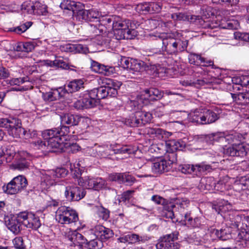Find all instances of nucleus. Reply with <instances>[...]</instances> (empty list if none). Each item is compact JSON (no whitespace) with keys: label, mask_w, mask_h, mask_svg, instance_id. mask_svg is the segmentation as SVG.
Returning <instances> with one entry per match:
<instances>
[{"label":"nucleus","mask_w":249,"mask_h":249,"mask_svg":"<svg viewBox=\"0 0 249 249\" xmlns=\"http://www.w3.org/2000/svg\"><path fill=\"white\" fill-rule=\"evenodd\" d=\"M64 124H62L61 127H58V129L59 130V133H60V137L62 138V139H64L65 140H67L66 137L69 134L70 132V126H67L64 125Z\"/></svg>","instance_id":"nucleus-59"},{"label":"nucleus","mask_w":249,"mask_h":249,"mask_svg":"<svg viewBox=\"0 0 249 249\" xmlns=\"http://www.w3.org/2000/svg\"><path fill=\"white\" fill-rule=\"evenodd\" d=\"M233 100L238 104H246L249 103V90L246 92L238 94L231 93Z\"/></svg>","instance_id":"nucleus-37"},{"label":"nucleus","mask_w":249,"mask_h":249,"mask_svg":"<svg viewBox=\"0 0 249 249\" xmlns=\"http://www.w3.org/2000/svg\"><path fill=\"white\" fill-rule=\"evenodd\" d=\"M189 120L197 124H203V108L196 109L189 115Z\"/></svg>","instance_id":"nucleus-33"},{"label":"nucleus","mask_w":249,"mask_h":249,"mask_svg":"<svg viewBox=\"0 0 249 249\" xmlns=\"http://www.w3.org/2000/svg\"><path fill=\"white\" fill-rule=\"evenodd\" d=\"M62 9L72 11L73 14H76L78 10L84 8L83 4L79 2H75L71 0H64L60 5Z\"/></svg>","instance_id":"nucleus-29"},{"label":"nucleus","mask_w":249,"mask_h":249,"mask_svg":"<svg viewBox=\"0 0 249 249\" xmlns=\"http://www.w3.org/2000/svg\"><path fill=\"white\" fill-rule=\"evenodd\" d=\"M114 34L116 36V38L118 40L122 39H130V36L125 34V30H113Z\"/></svg>","instance_id":"nucleus-62"},{"label":"nucleus","mask_w":249,"mask_h":249,"mask_svg":"<svg viewBox=\"0 0 249 249\" xmlns=\"http://www.w3.org/2000/svg\"><path fill=\"white\" fill-rule=\"evenodd\" d=\"M212 169L211 165L206 163V162L196 164H195V175L198 176L206 172H210Z\"/></svg>","instance_id":"nucleus-36"},{"label":"nucleus","mask_w":249,"mask_h":249,"mask_svg":"<svg viewBox=\"0 0 249 249\" xmlns=\"http://www.w3.org/2000/svg\"><path fill=\"white\" fill-rule=\"evenodd\" d=\"M249 151V146L243 143L233 144L227 148H224V153L230 156L243 157Z\"/></svg>","instance_id":"nucleus-17"},{"label":"nucleus","mask_w":249,"mask_h":249,"mask_svg":"<svg viewBox=\"0 0 249 249\" xmlns=\"http://www.w3.org/2000/svg\"><path fill=\"white\" fill-rule=\"evenodd\" d=\"M106 181L102 178H92L89 177H81L78 179V185L88 189L95 190L103 188L106 185Z\"/></svg>","instance_id":"nucleus-14"},{"label":"nucleus","mask_w":249,"mask_h":249,"mask_svg":"<svg viewBox=\"0 0 249 249\" xmlns=\"http://www.w3.org/2000/svg\"><path fill=\"white\" fill-rule=\"evenodd\" d=\"M56 220L61 224H70L78 220L76 211L70 207L61 206L56 212Z\"/></svg>","instance_id":"nucleus-5"},{"label":"nucleus","mask_w":249,"mask_h":249,"mask_svg":"<svg viewBox=\"0 0 249 249\" xmlns=\"http://www.w3.org/2000/svg\"><path fill=\"white\" fill-rule=\"evenodd\" d=\"M81 119L78 115L66 113L61 116V122L62 124H67L71 127L78 125Z\"/></svg>","instance_id":"nucleus-28"},{"label":"nucleus","mask_w":249,"mask_h":249,"mask_svg":"<svg viewBox=\"0 0 249 249\" xmlns=\"http://www.w3.org/2000/svg\"><path fill=\"white\" fill-rule=\"evenodd\" d=\"M33 7L35 8V14L43 15L47 13V6L39 1H36Z\"/></svg>","instance_id":"nucleus-51"},{"label":"nucleus","mask_w":249,"mask_h":249,"mask_svg":"<svg viewBox=\"0 0 249 249\" xmlns=\"http://www.w3.org/2000/svg\"><path fill=\"white\" fill-rule=\"evenodd\" d=\"M127 235L128 243L129 244L144 243L150 239V238L147 236H139L135 233L128 234Z\"/></svg>","instance_id":"nucleus-43"},{"label":"nucleus","mask_w":249,"mask_h":249,"mask_svg":"<svg viewBox=\"0 0 249 249\" xmlns=\"http://www.w3.org/2000/svg\"><path fill=\"white\" fill-rule=\"evenodd\" d=\"M163 154H165L164 159L167 160V163H168L170 165V168H171V165L177 161V152L164 151Z\"/></svg>","instance_id":"nucleus-50"},{"label":"nucleus","mask_w":249,"mask_h":249,"mask_svg":"<svg viewBox=\"0 0 249 249\" xmlns=\"http://www.w3.org/2000/svg\"><path fill=\"white\" fill-rule=\"evenodd\" d=\"M12 158L14 161L10 165L11 169L23 171L28 169L30 163L25 158L22 156L21 153H14L13 155L10 154L6 158V161L7 162H10Z\"/></svg>","instance_id":"nucleus-13"},{"label":"nucleus","mask_w":249,"mask_h":249,"mask_svg":"<svg viewBox=\"0 0 249 249\" xmlns=\"http://www.w3.org/2000/svg\"><path fill=\"white\" fill-rule=\"evenodd\" d=\"M93 94L92 96L95 97L97 101L104 99L108 96L115 97L116 91L114 89H109L104 86L94 89L90 90Z\"/></svg>","instance_id":"nucleus-20"},{"label":"nucleus","mask_w":249,"mask_h":249,"mask_svg":"<svg viewBox=\"0 0 249 249\" xmlns=\"http://www.w3.org/2000/svg\"><path fill=\"white\" fill-rule=\"evenodd\" d=\"M212 208L213 209L215 210V212L220 214L228 222L227 224L235 228L238 227V220L240 219V217L233 211H228L227 213H225L224 206L220 204H213Z\"/></svg>","instance_id":"nucleus-12"},{"label":"nucleus","mask_w":249,"mask_h":249,"mask_svg":"<svg viewBox=\"0 0 249 249\" xmlns=\"http://www.w3.org/2000/svg\"><path fill=\"white\" fill-rule=\"evenodd\" d=\"M63 96L64 95L61 87L42 94V98L46 102L55 101Z\"/></svg>","instance_id":"nucleus-27"},{"label":"nucleus","mask_w":249,"mask_h":249,"mask_svg":"<svg viewBox=\"0 0 249 249\" xmlns=\"http://www.w3.org/2000/svg\"><path fill=\"white\" fill-rule=\"evenodd\" d=\"M54 64H55V68H61L64 70H72V69L71 68V67L75 68L74 66L70 65L66 61V59H65L64 58L61 57H56Z\"/></svg>","instance_id":"nucleus-45"},{"label":"nucleus","mask_w":249,"mask_h":249,"mask_svg":"<svg viewBox=\"0 0 249 249\" xmlns=\"http://www.w3.org/2000/svg\"><path fill=\"white\" fill-rule=\"evenodd\" d=\"M29 79L28 77H24L22 78H16L11 79L9 83L11 85H20L25 82L29 81Z\"/></svg>","instance_id":"nucleus-64"},{"label":"nucleus","mask_w":249,"mask_h":249,"mask_svg":"<svg viewBox=\"0 0 249 249\" xmlns=\"http://www.w3.org/2000/svg\"><path fill=\"white\" fill-rule=\"evenodd\" d=\"M178 38H176L171 34L162 33L156 38V43L159 46L162 44L161 51L172 55L175 47Z\"/></svg>","instance_id":"nucleus-9"},{"label":"nucleus","mask_w":249,"mask_h":249,"mask_svg":"<svg viewBox=\"0 0 249 249\" xmlns=\"http://www.w3.org/2000/svg\"><path fill=\"white\" fill-rule=\"evenodd\" d=\"M185 147V143L182 140H172L159 144L157 148L159 153H164V151H175L182 150Z\"/></svg>","instance_id":"nucleus-15"},{"label":"nucleus","mask_w":249,"mask_h":249,"mask_svg":"<svg viewBox=\"0 0 249 249\" xmlns=\"http://www.w3.org/2000/svg\"><path fill=\"white\" fill-rule=\"evenodd\" d=\"M163 91L156 88H150L144 90L136 100L130 101L129 105L132 109L135 110L141 109L142 104H146L147 100L156 101L163 96Z\"/></svg>","instance_id":"nucleus-2"},{"label":"nucleus","mask_w":249,"mask_h":249,"mask_svg":"<svg viewBox=\"0 0 249 249\" xmlns=\"http://www.w3.org/2000/svg\"><path fill=\"white\" fill-rule=\"evenodd\" d=\"M104 83L105 84L104 86L107 87V88L114 89L116 91V97L118 94V89H119L122 84L120 82L111 79H106Z\"/></svg>","instance_id":"nucleus-46"},{"label":"nucleus","mask_w":249,"mask_h":249,"mask_svg":"<svg viewBox=\"0 0 249 249\" xmlns=\"http://www.w3.org/2000/svg\"><path fill=\"white\" fill-rule=\"evenodd\" d=\"M27 184L28 182L26 178L22 175H19L15 177L7 184L6 189L3 186V189L7 194L14 195L25 189Z\"/></svg>","instance_id":"nucleus-10"},{"label":"nucleus","mask_w":249,"mask_h":249,"mask_svg":"<svg viewBox=\"0 0 249 249\" xmlns=\"http://www.w3.org/2000/svg\"><path fill=\"white\" fill-rule=\"evenodd\" d=\"M66 238L70 242L71 246H77L79 249H84L87 243V239L76 231H70L65 235Z\"/></svg>","instance_id":"nucleus-16"},{"label":"nucleus","mask_w":249,"mask_h":249,"mask_svg":"<svg viewBox=\"0 0 249 249\" xmlns=\"http://www.w3.org/2000/svg\"><path fill=\"white\" fill-rule=\"evenodd\" d=\"M175 205L172 202H169L163 207L162 215L166 218L173 219L175 217L174 210Z\"/></svg>","instance_id":"nucleus-39"},{"label":"nucleus","mask_w":249,"mask_h":249,"mask_svg":"<svg viewBox=\"0 0 249 249\" xmlns=\"http://www.w3.org/2000/svg\"><path fill=\"white\" fill-rule=\"evenodd\" d=\"M32 143L36 149L46 152H61L64 146L62 139H53L44 141L39 139L33 141Z\"/></svg>","instance_id":"nucleus-3"},{"label":"nucleus","mask_w":249,"mask_h":249,"mask_svg":"<svg viewBox=\"0 0 249 249\" xmlns=\"http://www.w3.org/2000/svg\"><path fill=\"white\" fill-rule=\"evenodd\" d=\"M144 64L142 61L131 59L128 69L132 73L142 72L144 69Z\"/></svg>","instance_id":"nucleus-38"},{"label":"nucleus","mask_w":249,"mask_h":249,"mask_svg":"<svg viewBox=\"0 0 249 249\" xmlns=\"http://www.w3.org/2000/svg\"><path fill=\"white\" fill-rule=\"evenodd\" d=\"M233 188L236 192L249 190V175L237 179L233 183Z\"/></svg>","instance_id":"nucleus-30"},{"label":"nucleus","mask_w":249,"mask_h":249,"mask_svg":"<svg viewBox=\"0 0 249 249\" xmlns=\"http://www.w3.org/2000/svg\"><path fill=\"white\" fill-rule=\"evenodd\" d=\"M179 233L177 231L166 234L160 238L156 245L157 249H179L180 244L176 242Z\"/></svg>","instance_id":"nucleus-8"},{"label":"nucleus","mask_w":249,"mask_h":249,"mask_svg":"<svg viewBox=\"0 0 249 249\" xmlns=\"http://www.w3.org/2000/svg\"><path fill=\"white\" fill-rule=\"evenodd\" d=\"M56 182L57 181L51 171L42 174L41 177L40 185L43 189H47L50 186L55 184Z\"/></svg>","instance_id":"nucleus-26"},{"label":"nucleus","mask_w":249,"mask_h":249,"mask_svg":"<svg viewBox=\"0 0 249 249\" xmlns=\"http://www.w3.org/2000/svg\"><path fill=\"white\" fill-rule=\"evenodd\" d=\"M113 151L115 154L134 153L135 150L130 145L121 146L118 144L97 145L95 144L94 147H88L86 152L90 156L98 158H107L111 155L110 152Z\"/></svg>","instance_id":"nucleus-1"},{"label":"nucleus","mask_w":249,"mask_h":249,"mask_svg":"<svg viewBox=\"0 0 249 249\" xmlns=\"http://www.w3.org/2000/svg\"><path fill=\"white\" fill-rule=\"evenodd\" d=\"M147 164L150 165L152 172L155 174H162L170 169V165L165 159L158 160L154 162H148Z\"/></svg>","instance_id":"nucleus-21"},{"label":"nucleus","mask_w":249,"mask_h":249,"mask_svg":"<svg viewBox=\"0 0 249 249\" xmlns=\"http://www.w3.org/2000/svg\"><path fill=\"white\" fill-rule=\"evenodd\" d=\"M4 223L7 228L15 234H18L22 230V225H23V220L21 212L17 216H4Z\"/></svg>","instance_id":"nucleus-11"},{"label":"nucleus","mask_w":249,"mask_h":249,"mask_svg":"<svg viewBox=\"0 0 249 249\" xmlns=\"http://www.w3.org/2000/svg\"><path fill=\"white\" fill-rule=\"evenodd\" d=\"M23 135L24 136L25 139H32L33 141H31V144H33L32 142L34 141H37L38 140H39L40 139H37V132L36 130H28V131L25 130L24 129L23 131Z\"/></svg>","instance_id":"nucleus-53"},{"label":"nucleus","mask_w":249,"mask_h":249,"mask_svg":"<svg viewBox=\"0 0 249 249\" xmlns=\"http://www.w3.org/2000/svg\"><path fill=\"white\" fill-rule=\"evenodd\" d=\"M94 233L97 238L102 242H105L113 236V232L110 229L106 228L102 225L95 227Z\"/></svg>","instance_id":"nucleus-24"},{"label":"nucleus","mask_w":249,"mask_h":249,"mask_svg":"<svg viewBox=\"0 0 249 249\" xmlns=\"http://www.w3.org/2000/svg\"><path fill=\"white\" fill-rule=\"evenodd\" d=\"M0 127L6 128L8 134L14 138H19L24 129L20 120L12 117L0 119Z\"/></svg>","instance_id":"nucleus-4"},{"label":"nucleus","mask_w":249,"mask_h":249,"mask_svg":"<svg viewBox=\"0 0 249 249\" xmlns=\"http://www.w3.org/2000/svg\"><path fill=\"white\" fill-rule=\"evenodd\" d=\"M92 95L93 94L90 90L87 91L84 94L82 99L84 104L85 108H92L99 104V101H97Z\"/></svg>","instance_id":"nucleus-31"},{"label":"nucleus","mask_w":249,"mask_h":249,"mask_svg":"<svg viewBox=\"0 0 249 249\" xmlns=\"http://www.w3.org/2000/svg\"><path fill=\"white\" fill-rule=\"evenodd\" d=\"M143 71H146L150 74L160 76V73L164 70L160 65L147 64L145 63Z\"/></svg>","instance_id":"nucleus-40"},{"label":"nucleus","mask_w":249,"mask_h":249,"mask_svg":"<svg viewBox=\"0 0 249 249\" xmlns=\"http://www.w3.org/2000/svg\"><path fill=\"white\" fill-rule=\"evenodd\" d=\"M84 84V81L81 79H74L69 82L64 87H61L64 95L66 93H72L83 89Z\"/></svg>","instance_id":"nucleus-22"},{"label":"nucleus","mask_w":249,"mask_h":249,"mask_svg":"<svg viewBox=\"0 0 249 249\" xmlns=\"http://www.w3.org/2000/svg\"><path fill=\"white\" fill-rule=\"evenodd\" d=\"M212 178H204L201 180L199 188L201 191L207 193V191L213 190L214 183H212Z\"/></svg>","instance_id":"nucleus-44"},{"label":"nucleus","mask_w":249,"mask_h":249,"mask_svg":"<svg viewBox=\"0 0 249 249\" xmlns=\"http://www.w3.org/2000/svg\"><path fill=\"white\" fill-rule=\"evenodd\" d=\"M213 9L212 7L208 5H203L201 8L202 15L206 18H209L214 15Z\"/></svg>","instance_id":"nucleus-55"},{"label":"nucleus","mask_w":249,"mask_h":249,"mask_svg":"<svg viewBox=\"0 0 249 249\" xmlns=\"http://www.w3.org/2000/svg\"><path fill=\"white\" fill-rule=\"evenodd\" d=\"M209 144H213L215 142H220L224 144L225 135L223 133L216 132L209 134Z\"/></svg>","instance_id":"nucleus-41"},{"label":"nucleus","mask_w":249,"mask_h":249,"mask_svg":"<svg viewBox=\"0 0 249 249\" xmlns=\"http://www.w3.org/2000/svg\"><path fill=\"white\" fill-rule=\"evenodd\" d=\"M91 68L95 72L109 76L115 73V68L100 64L92 60L91 62Z\"/></svg>","instance_id":"nucleus-23"},{"label":"nucleus","mask_w":249,"mask_h":249,"mask_svg":"<svg viewBox=\"0 0 249 249\" xmlns=\"http://www.w3.org/2000/svg\"><path fill=\"white\" fill-rule=\"evenodd\" d=\"M57 128H53L43 131L42 136L44 141H48L51 139H62Z\"/></svg>","instance_id":"nucleus-35"},{"label":"nucleus","mask_w":249,"mask_h":249,"mask_svg":"<svg viewBox=\"0 0 249 249\" xmlns=\"http://www.w3.org/2000/svg\"><path fill=\"white\" fill-rule=\"evenodd\" d=\"M86 191L75 183H67L65 187L64 196L69 201H78L84 198Z\"/></svg>","instance_id":"nucleus-7"},{"label":"nucleus","mask_w":249,"mask_h":249,"mask_svg":"<svg viewBox=\"0 0 249 249\" xmlns=\"http://www.w3.org/2000/svg\"><path fill=\"white\" fill-rule=\"evenodd\" d=\"M14 246L17 249H25V246L22 237L18 236L15 237L13 240Z\"/></svg>","instance_id":"nucleus-63"},{"label":"nucleus","mask_w":249,"mask_h":249,"mask_svg":"<svg viewBox=\"0 0 249 249\" xmlns=\"http://www.w3.org/2000/svg\"><path fill=\"white\" fill-rule=\"evenodd\" d=\"M97 214L102 219L107 220L109 216V211L101 206L98 208Z\"/></svg>","instance_id":"nucleus-57"},{"label":"nucleus","mask_w":249,"mask_h":249,"mask_svg":"<svg viewBox=\"0 0 249 249\" xmlns=\"http://www.w3.org/2000/svg\"><path fill=\"white\" fill-rule=\"evenodd\" d=\"M34 3L29 2H25L21 5V10L26 12L29 14H35V8L33 7Z\"/></svg>","instance_id":"nucleus-54"},{"label":"nucleus","mask_w":249,"mask_h":249,"mask_svg":"<svg viewBox=\"0 0 249 249\" xmlns=\"http://www.w3.org/2000/svg\"><path fill=\"white\" fill-rule=\"evenodd\" d=\"M23 220V225L28 228L37 230L41 226L38 217L35 214L26 212H21Z\"/></svg>","instance_id":"nucleus-18"},{"label":"nucleus","mask_w":249,"mask_h":249,"mask_svg":"<svg viewBox=\"0 0 249 249\" xmlns=\"http://www.w3.org/2000/svg\"><path fill=\"white\" fill-rule=\"evenodd\" d=\"M219 118L218 115L212 110L203 108V124H212Z\"/></svg>","instance_id":"nucleus-32"},{"label":"nucleus","mask_w":249,"mask_h":249,"mask_svg":"<svg viewBox=\"0 0 249 249\" xmlns=\"http://www.w3.org/2000/svg\"><path fill=\"white\" fill-rule=\"evenodd\" d=\"M102 242L100 239H93L89 241L87 240L86 245L84 249H99L102 247Z\"/></svg>","instance_id":"nucleus-49"},{"label":"nucleus","mask_w":249,"mask_h":249,"mask_svg":"<svg viewBox=\"0 0 249 249\" xmlns=\"http://www.w3.org/2000/svg\"><path fill=\"white\" fill-rule=\"evenodd\" d=\"M76 17L79 20L91 21L99 18V13L96 10L92 9L85 10L83 8L78 10V11L77 12Z\"/></svg>","instance_id":"nucleus-25"},{"label":"nucleus","mask_w":249,"mask_h":249,"mask_svg":"<svg viewBox=\"0 0 249 249\" xmlns=\"http://www.w3.org/2000/svg\"><path fill=\"white\" fill-rule=\"evenodd\" d=\"M178 170L183 174L195 175V164H180L178 165Z\"/></svg>","instance_id":"nucleus-47"},{"label":"nucleus","mask_w":249,"mask_h":249,"mask_svg":"<svg viewBox=\"0 0 249 249\" xmlns=\"http://www.w3.org/2000/svg\"><path fill=\"white\" fill-rule=\"evenodd\" d=\"M234 38L235 39L249 42V33L236 32L234 33Z\"/></svg>","instance_id":"nucleus-60"},{"label":"nucleus","mask_w":249,"mask_h":249,"mask_svg":"<svg viewBox=\"0 0 249 249\" xmlns=\"http://www.w3.org/2000/svg\"><path fill=\"white\" fill-rule=\"evenodd\" d=\"M56 181L62 178H65L68 173V171L64 168H57L55 170H51Z\"/></svg>","instance_id":"nucleus-52"},{"label":"nucleus","mask_w":249,"mask_h":249,"mask_svg":"<svg viewBox=\"0 0 249 249\" xmlns=\"http://www.w3.org/2000/svg\"><path fill=\"white\" fill-rule=\"evenodd\" d=\"M198 25H199L200 27L204 29H212L216 27L213 22H210L209 20L205 21L202 18L199 19Z\"/></svg>","instance_id":"nucleus-58"},{"label":"nucleus","mask_w":249,"mask_h":249,"mask_svg":"<svg viewBox=\"0 0 249 249\" xmlns=\"http://www.w3.org/2000/svg\"><path fill=\"white\" fill-rule=\"evenodd\" d=\"M129 23L128 20L113 21L112 28L113 30H125L129 27Z\"/></svg>","instance_id":"nucleus-48"},{"label":"nucleus","mask_w":249,"mask_h":249,"mask_svg":"<svg viewBox=\"0 0 249 249\" xmlns=\"http://www.w3.org/2000/svg\"><path fill=\"white\" fill-rule=\"evenodd\" d=\"M188 59L189 63L191 64L202 67L212 66L213 68V61L207 60L206 58L202 57L200 54L191 53L188 55Z\"/></svg>","instance_id":"nucleus-19"},{"label":"nucleus","mask_w":249,"mask_h":249,"mask_svg":"<svg viewBox=\"0 0 249 249\" xmlns=\"http://www.w3.org/2000/svg\"><path fill=\"white\" fill-rule=\"evenodd\" d=\"M188 45V40L185 39L178 38L177 41L176 43L175 47L173 51L172 55H178L185 51Z\"/></svg>","instance_id":"nucleus-34"},{"label":"nucleus","mask_w":249,"mask_h":249,"mask_svg":"<svg viewBox=\"0 0 249 249\" xmlns=\"http://www.w3.org/2000/svg\"><path fill=\"white\" fill-rule=\"evenodd\" d=\"M212 236L217 237L219 239L225 241L230 239L231 235L230 233H228L225 229H221L220 231L216 229H213L211 231Z\"/></svg>","instance_id":"nucleus-42"},{"label":"nucleus","mask_w":249,"mask_h":249,"mask_svg":"<svg viewBox=\"0 0 249 249\" xmlns=\"http://www.w3.org/2000/svg\"><path fill=\"white\" fill-rule=\"evenodd\" d=\"M152 118L149 112L136 111L125 119L124 124L130 127H139L149 123Z\"/></svg>","instance_id":"nucleus-6"},{"label":"nucleus","mask_w":249,"mask_h":249,"mask_svg":"<svg viewBox=\"0 0 249 249\" xmlns=\"http://www.w3.org/2000/svg\"><path fill=\"white\" fill-rule=\"evenodd\" d=\"M186 225L189 228H199L201 225L200 218L198 217L193 218L192 217L190 220H188Z\"/></svg>","instance_id":"nucleus-56"},{"label":"nucleus","mask_w":249,"mask_h":249,"mask_svg":"<svg viewBox=\"0 0 249 249\" xmlns=\"http://www.w3.org/2000/svg\"><path fill=\"white\" fill-rule=\"evenodd\" d=\"M123 175L124 173H112L109 175L108 178L110 181H117L120 183H123Z\"/></svg>","instance_id":"nucleus-61"}]
</instances>
